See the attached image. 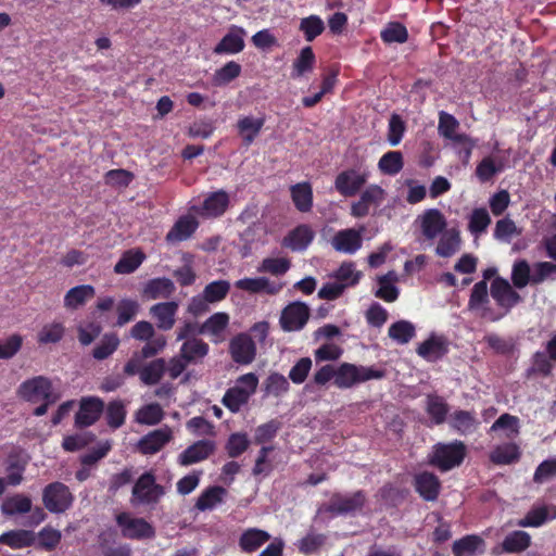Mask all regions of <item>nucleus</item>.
<instances>
[{
	"label": "nucleus",
	"instance_id": "9d476101",
	"mask_svg": "<svg viewBox=\"0 0 556 556\" xmlns=\"http://www.w3.org/2000/svg\"><path fill=\"white\" fill-rule=\"evenodd\" d=\"M116 522L123 529V535L131 540L152 539L155 530L151 523L143 518H131L127 513H121Z\"/></svg>",
	"mask_w": 556,
	"mask_h": 556
},
{
	"label": "nucleus",
	"instance_id": "c85d7f7f",
	"mask_svg": "<svg viewBox=\"0 0 556 556\" xmlns=\"http://www.w3.org/2000/svg\"><path fill=\"white\" fill-rule=\"evenodd\" d=\"M291 199L301 213L311 212L313 207V189L309 182H299L290 188Z\"/></svg>",
	"mask_w": 556,
	"mask_h": 556
},
{
	"label": "nucleus",
	"instance_id": "473e14b6",
	"mask_svg": "<svg viewBox=\"0 0 556 556\" xmlns=\"http://www.w3.org/2000/svg\"><path fill=\"white\" fill-rule=\"evenodd\" d=\"M521 457L520 448L515 443H505L497 445L490 453V460L494 465H511L517 463Z\"/></svg>",
	"mask_w": 556,
	"mask_h": 556
},
{
	"label": "nucleus",
	"instance_id": "a878e982",
	"mask_svg": "<svg viewBox=\"0 0 556 556\" xmlns=\"http://www.w3.org/2000/svg\"><path fill=\"white\" fill-rule=\"evenodd\" d=\"M227 490L220 485H212L204 489L197 502L194 508L200 511H206L214 509L217 505L224 503Z\"/></svg>",
	"mask_w": 556,
	"mask_h": 556
},
{
	"label": "nucleus",
	"instance_id": "13d9d810",
	"mask_svg": "<svg viewBox=\"0 0 556 556\" xmlns=\"http://www.w3.org/2000/svg\"><path fill=\"white\" fill-rule=\"evenodd\" d=\"M359 280H336L327 282L319 291L318 296L324 300L332 301L338 299L348 287L355 286Z\"/></svg>",
	"mask_w": 556,
	"mask_h": 556
},
{
	"label": "nucleus",
	"instance_id": "4be33fe9",
	"mask_svg": "<svg viewBox=\"0 0 556 556\" xmlns=\"http://www.w3.org/2000/svg\"><path fill=\"white\" fill-rule=\"evenodd\" d=\"M178 306L176 301H168L156 303L150 307V315L155 319L160 330L168 331L174 327Z\"/></svg>",
	"mask_w": 556,
	"mask_h": 556
},
{
	"label": "nucleus",
	"instance_id": "dca6fc26",
	"mask_svg": "<svg viewBox=\"0 0 556 556\" xmlns=\"http://www.w3.org/2000/svg\"><path fill=\"white\" fill-rule=\"evenodd\" d=\"M413 485L418 495L426 502H434L441 492L439 477L430 471H421L414 476Z\"/></svg>",
	"mask_w": 556,
	"mask_h": 556
},
{
	"label": "nucleus",
	"instance_id": "c756f323",
	"mask_svg": "<svg viewBox=\"0 0 556 556\" xmlns=\"http://www.w3.org/2000/svg\"><path fill=\"white\" fill-rule=\"evenodd\" d=\"M210 351V346L206 342L198 338H191L186 340L180 350L179 355L188 363H198L203 359Z\"/></svg>",
	"mask_w": 556,
	"mask_h": 556
},
{
	"label": "nucleus",
	"instance_id": "6e6552de",
	"mask_svg": "<svg viewBox=\"0 0 556 556\" xmlns=\"http://www.w3.org/2000/svg\"><path fill=\"white\" fill-rule=\"evenodd\" d=\"M17 395L29 403L60 397L53 392L52 381L46 376H36L23 381L17 389Z\"/></svg>",
	"mask_w": 556,
	"mask_h": 556
},
{
	"label": "nucleus",
	"instance_id": "680f3d73",
	"mask_svg": "<svg viewBox=\"0 0 556 556\" xmlns=\"http://www.w3.org/2000/svg\"><path fill=\"white\" fill-rule=\"evenodd\" d=\"M118 345L119 340L116 334H105L101 342L94 346L92 356L98 361H103L112 355Z\"/></svg>",
	"mask_w": 556,
	"mask_h": 556
},
{
	"label": "nucleus",
	"instance_id": "58836bf2",
	"mask_svg": "<svg viewBox=\"0 0 556 556\" xmlns=\"http://www.w3.org/2000/svg\"><path fill=\"white\" fill-rule=\"evenodd\" d=\"M104 408L105 420L111 429L116 430L125 424L127 410L122 400H113Z\"/></svg>",
	"mask_w": 556,
	"mask_h": 556
},
{
	"label": "nucleus",
	"instance_id": "e433bc0d",
	"mask_svg": "<svg viewBox=\"0 0 556 556\" xmlns=\"http://www.w3.org/2000/svg\"><path fill=\"white\" fill-rule=\"evenodd\" d=\"M250 396L251 392H247L245 388L236 386L225 392L222 403L231 413H238L249 402Z\"/></svg>",
	"mask_w": 556,
	"mask_h": 556
},
{
	"label": "nucleus",
	"instance_id": "5fc2aeb1",
	"mask_svg": "<svg viewBox=\"0 0 556 556\" xmlns=\"http://www.w3.org/2000/svg\"><path fill=\"white\" fill-rule=\"evenodd\" d=\"M250 446L247 433H231L226 442L225 450L230 458H237L242 455Z\"/></svg>",
	"mask_w": 556,
	"mask_h": 556
},
{
	"label": "nucleus",
	"instance_id": "ea45409f",
	"mask_svg": "<svg viewBox=\"0 0 556 556\" xmlns=\"http://www.w3.org/2000/svg\"><path fill=\"white\" fill-rule=\"evenodd\" d=\"M236 287L251 293L275 294L282 288V283H276L275 280L273 283L270 280H237Z\"/></svg>",
	"mask_w": 556,
	"mask_h": 556
},
{
	"label": "nucleus",
	"instance_id": "338daca9",
	"mask_svg": "<svg viewBox=\"0 0 556 556\" xmlns=\"http://www.w3.org/2000/svg\"><path fill=\"white\" fill-rule=\"evenodd\" d=\"M548 519V509L546 506H541L530 509L527 515L518 521V526L522 528L527 527H540Z\"/></svg>",
	"mask_w": 556,
	"mask_h": 556
},
{
	"label": "nucleus",
	"instance_id": "0e129e2a",
	"mask_svg": "<svg viewBox=\"0 0 556 556\" xmlns=\"http://www.w3.org/2000/svg\"><path fill=\"white\" fill-rule=\"evenodd\" d=\"M491 224V217L484 207L475 208L470 215L468 228L471 233L480 235L486 230Z\"/></svg>",
	"mask_w": 556,
	"mask_h": 556
},
{
	"label": "nucleus",
	"instance_id": "b1692460",
	"mask_svg": "<svg viewBox=\"0 0 556 556\" xmlns=\"http://www.w3.org/2000/svg\"><path fill=\"white\" fill-rule=\"evenodd\" d=\"M271 539V535L258 528L244 530L239 538V547L243 553H254Z\"/></svg>",
	"mask_w": 556,
	"mask_h": 556
},
{
	"label": "nucleus",
	"instance_id": "052dcab7",
	"mask_svg": "<svg viewBox=\"0 0 556 556\" xmlns=\"http://www.w3.org/2000/svg\"><path fill=\"white\" fill-rule=\"evenodd\" d=\"M163 409L159 404H148L137 412V421L142 425L153 426L163 419Z\"/></svg>",
	"mask_w": 556,
	"mask_h": 556
},
{
	"label": "nucleus",
	"instance_id": "bb28decb",
	"mask_svg": "<svg viewBox=\"0 0 556 556\" xmlns=\"http://www.w3.org/2000/svg\"><path fill=\"white\" fill-rule=\"evenodd\" d=\"M35 541V533L31 530L25 529L10 530L0 535V544L7 545L13 549L33 546Z\"/></svg>",
	"mask_w": 556,
	"mask_h": 556
},
{
	"label": "nucleus",
	"instance_id": "f03ea898",
	"mask_svg": "<svg viewBox=\"0 0 556 556\" xmlns=\"http://www.w3.org/2000/svg\"><path fill=\"white\" fill-rule=\"evenodd\" d=\"M366 500V493L363 490L349 495L336 492L328 503L318 508V514H329L332 517L353 514L363 509Z\"/></svg>",
	"mask_w": 556,
	"mask_h": 556
},
{
	"label": "nucleus",
	"instance_id": "20e7f679",
	"mask_svg": "<svg viewBox=\"0 0 556 556\" xmlns=\"http://www.w3.org/2000/svg\"><path fill=\"white\" fill-rule=\"evenodd\" d=\"M165 495V488L156 483L153 470L143 472L135 482L131 491L134 505H155Z\"/></svg>",
	"mask_w": 556,
	"mask_h": 556
},
{
	"label": "nucleus",
	"instance_id": "f3484780",
	"mask_svg": "<svg viewBox=\"0 0 556 556\" xmlns=\"http://www.w3.org/2000/svg\"><path fill=\"white\" fill-rule=\"evenodd\" d=\"M215 448L216 444L214 441L206 439L199 440L182 451L178 455L177 462L184 467L203 462L215 452Z\"/></svg>",
	"mask_w": 556,
	"mask_h": 556
},
{
	"label": "nucleus",
	"instance_id": "79ce46f5",
	"mask_svg": "<svg viewBox=\"0 0 556 556\" xmlns=\"http://www.w3.org/2000/svg\"><path fill=\"white\" fill-rule=\"evenodd\" d=\"M403 154L400 151H388L378 162L379 170L390 176L399 174L403 169Z\"/></svg>",
	"mask_w": 556,
	"mask_h": 556
},
{
	"label": "nucleus",
	"instance_id": "6e6d98bb",
	"mask_svg": "<svg viewBox=\"0 0 556 556\" xmlns=\"http://www.w3.org/2000/svg\"><path fill=\"white\" fill-rule=\"evenodd\" d=\"M65 333V327L62 323H51L45 325L37 334L39 344H49L60 342Z\"/></svg>",
	"mask_w": 556,
	"mask_h": 556
},
{
	"label": "nucleus",
	"instance_id": "603ef678",
	"mask_svg": "<svg viewBox=\"0 0 556 556\" xmlns=\"http://www.w3.org/2000/svg\"><path fill=\"white\" fill-rule=\"evenodd\" d=\"M384 43H404L408 39L407 28L399 22H390L380 33Z\"/></svg>",
	"mask_w": 556,
	"mask_h": 556
},
{
	"label": "nucleus",
	"instance_id": "a19ab883",
	"mask_svg": "<svg viewBox=\"0 0 556 556\" xmlns=\"http://www.w3.org/2000/svg\"><path fill=\"white\" fill-rule=\"evenodd\" d=\"M315 61L316 58L312 47H304L293 62L291 76L293 78H298L311 72L314 67Z\"/></svg>",
	"mask_w": 556,
	"mask_h": 556
},
{
	"label": "nucleus",
	"instance_id": "2eb2a0df",
	"mask_svg": "<svg viewBox=\"0 0 556 556\" xmlns=\"http://www.w3.org/2000/svg\"><path fill=\"white\" fill-rule=\"evenodd\" d=\"M417 222L424 238L429 241L434 240L447 226L444 214L438 208L426 210L418 216Z\"/></svg>",
	"mask_w": 556,
	"mask_h": 556
},
{
	"label": "nucleus",
	"instance_id": "7ed1b4c3",
	"mask_svg": "<svg viewBox=\"0 0 556 556\" xmlns=\"http://www.w3.org/2000/svg\"><path fill=\"white\" fill-rule=\"evenodd\" d=\"M384 370L374 367L356 366L350 363H342L336 372L334 386L339 389H349L353 386L371 379L384 377Z\"/></svg>",
	"mask_w": 556,
	"mask_h": 556
},
{
	"label": "nucleus",
	"instance_id": "6ab92c4d",
	"mask_svg": "<svg viewBox=\"0 0 556 556\" xmlns=\"http://www.w3.org/2000/svg\"><path fill=\"white\" fill-rule=\"evenodd\" d=\"M315 238V231L307 224H300L282 239V247L293 252L305 251Z\"/></svg>",
	"mask_w": 556,
	"mask_h": 556
},
{
	"label": "nucleus",
	"instance_id": "37998d69",
	"mask_svg": "<svg viewBox=\"0 0 556 556\" xmlns=\"http://www.w3.org/2000/svg\"><path fill=\"white\" fill-rule=\"evenodd\" d=\"M389 337L399 344L408 343L416 334L415 326L407 320H399L389 327Z\"/></svg>",
	"mask_w": 556,
	"mask_h": 556
},
{
	"label": "nucleus",
	"instance_id": "c9c22d12",
	"mask_svg": "<svg viewBox=\"0 0 556 556\" xmlns=\"http://www.w3.org/2000/svg\"><path fill=\"white\" fill-rule=\"evenodd\" d=\"M175 291L173 280H149L142 291L147 300L168 299Z\"/></svg>",
	"mask_w": 556,
	"mask_h": 556
},
{
	"label": "nucleus",
	"instance_id": "c03bdc74",
	"mask_svg": "<svg viewBox=\"0 0 556 556\" xmlns=\"http://www.w3.org/2000/svg\"><path fill=\"white\" fill-rule=\"evenodd\" d=\"M242 67L235 61H228L220 68L216 70L213 75L214 86H225L238 78L241 75Z\"/></svg>",
	"mask_w": 556,
	"mask_h": 556
},
{
	"label": "nucleus",
	"instance_id": "1a4fd4ad",
	"mask_svg": "<svg viewBox=\"0 0 556 556\" xmlns=\"http://www.w3.org/2000/svg\"><path fill=\"white\" fill-rule=\"evenodd\" d=\"M104 412V402L98 396H84L75 415V427L84 429L94 425Z\"/></svg>",
	"mask_w": 556,
	"mask_h": 556
},
{
	"label": "nucleus",
	"instance_id": "cd10ccee",
	"mask_svg": "<svg viewBox=\"0 0 556 556\" xmlns=\"http://www.w3.org/2000/svg\"><path fill=\"white\" fill-rule=\"evenodd\" d=\"M531 545V535L522 530L508 533L501 543V551L507 554H519Z\"/></svg>",
	"mask_w": 556,
	"mask_h": 556
},
{
	"label": "nucleus",
	"instance_id": "412c9836",
	"mask_svg": "<svg viewBox=\"0 0 556 556\" xmlns=\"http://www.w3.org/2000/svg\"><path fill=\"white\" fill-rule=\"evenodd\" d=\"M199 228L198 219L190 215L180 216L166 233L167 243H177L188 240Z\"/></svg>",
	"mask_w": 556,
	"mask_h": 556
},
{
	"label": "nucleus",
	"instance_id": "0eeeda50",
	"mask_svg": "<svg viewBox=\"0 0 556 556\" xmlns=\"http://www.w3.org/2000/svg\"><path fill=\"white\" fill-rule=\"evenodd\" d=\"M541 280H492L491 296L498 306L509 312L515 305L521 302V296L514 290L525 288L529 282H540Z\"/></svg>",
	"mask_w": 556,
	"mask_h": 556
},
{
	"label": "nucleus",
	"instance_id": "774afa93",
	"mask_svg": "<svg viewBox=\"0 0 556 556\" xmlns=\"http://www.w3.org/2000/svg\"><path fill=\"white\" fill-rule=\"evenodd\" d=\"M556 477V457L543 460L535 469L533 482L541 484Z\"/></svg>",
	"mask_w": 556,
	"mask_h": 556
},
{
	"label": "nucleus",
	"instance_id": "f8f14e48",
	"mask_svg": "<svg viewBox=\"0 0 556 556\" xmlns=\"http://www.w3.org/2000/svg\"><path fill=\"white\" fill-rule=\"evenodd\" d=\"M309 318L308 307L301 302L287 305L280 315V326L285 331H299L304 328Z\"/></svg>",
	"mask_w": 556,
	"mask_h": 556
},
{
	"label": "nucleus",
	"instance_id": "2f4dec72",
	"mask_svg": "<svg viewBox=\"0 0 556 556\" xmlns=\"http://www.w3.org/2000/svg\"><path fill=\"white\" fill-rule=\"evenodd\" d=\"M172 439L169 430L157 429L146 434L139 442L143 454H155Z\"/></svg>",
	"mask_w": 556,
	"mask_h": 556
},
{
	"label": "nucleus",
	"instance_id": "f257e3e1",
	"mask_svg": "<svg viewBox=\"0 0 556 556\" xmlns=\"http://www.w3.org/2000/svg\"><path fill=\"white\" fill-rule=\"evenodd\" d=\"M466 455L467 446L463 441L455 440L448 443L440 442L433 445L429 464L444 472L460 466Z\"/></svg>",
	"mask_w": 556,
	"mask_h": 556
},
{
	"label": "nucleus",
	"instance_id": "ddd939ff",
	"mask_svg": "<svg viewBox=\"0 0 556 556\" xmlns=\"http://www.w3.org/2000/svg\"><path fill=\"white\" fill-rule=\"evenodd\" d=\"M229 353L235 363L248 365L255 358L256 345L250 334L239 333L230 340Z\"/></svg>",
	"mask_w": 556,
	"mask_h": 556
},
{
	"label": "nucleus",
	"instance_id": "09e8293b",
	"mask_svg": "<svg viewBox=\"0 0 556 556\" xmlns=\"http://www.w3.org/2000/svg\"><path fill=\"white\" fill-rule=\"evenodd\" d=\"M299 29L304 34L305 40L311 42L324 33L325 24L318 15H309L301 20Z\"/></svg>",
	"mask_w": 556,
	"mask_h": 556
},
{
	"label": "nucleus",
	"instance_id": "864d4df0",
	"mask_svg": "<svg viewBox=\"0 0 556 556\" xmlns=\"http://www.w3.org/2000/svg\"><path fill=\"white\" fill-rule=\"evenodd\" d=\"M484 541L476 534H468L453 543L452 552L454 556H464L465 554H473Z\"/></svg>",
	"mask_w": 556,
	"mask_h": 556
},
{
	"label": "nucleus",
	"instance_id": "72a5a7b5",
	"mask_svg": "<svg viewBox=\"0 0 556 556\" xmlns=\"http://www.w3.org/2000/svg\"><path fill=\"white\" fill-rule=\"evenodd\" d=\"M426 412L434 425H442L446 420L450 406L442 396L429 394L426 399Z\"/></svg>",
	"mask_w": 556,
	"mask_h": 556
},
{
	"label": "nucleus",
	"instance_id": "aec40b11",
	"mask_svg": "<svg viewBox=\"0 0 556 556\" xmlns=\"http://www.w3.org/2000/svg\"><path fill=\"white\" fill-rule=\"evenodd\" d=\"M363 244L362 230L346 228L339 230L331 239L332 248L340 253L354 254Z\"/></svg>",
	"mask_w": 556,
	"mask_h": 556
},
{
	"label": "nucleus",
	"instance_id": "e2e57ef3",
	"mask_svg": "<svg viewBox=\"0 0 556 556\" xmlns=\"http://www.w3.org/2000/svg\"><path fill=\"white\" fill-rule=\"evenodd\" d=\"M264 384H265V391L268 394H271L277 397L287 393L290 388L288 379L279 372L270 374L266 378Z\"/></svg>",
	"mask_w": 556,
	"mask_h": 556
},
{
	"label": "nucleus",
	"instance_id": "9b49d317",
	"mask_svg": "<svg viewBox=\"0 0 556 556\" xmlns=\"http://www.w3.org/2000/svg\"><path fill=\"white\" fill-rule=\"evenodd\" d=\"M386 198V191L378 185H369L362 191L359 199L351 205V215L363 218L369 214L371 206L380 205Z\"/></svg>",
	"mask_w": 556,
	"mask_h": 556
},
{
	"label": "nucleus",
	"instance_id": "4d7b16f0",
	"mask_svg": "<svg viewBox=\"0 0 556 556\" xmlns=\"http://www.w3.org/2000/svg\"><path fill=\"white\" fill-rule=\"evenodd\" d=\"M94 290L91 286H78L72 288L65 295L64 302L67 307L76 308L91 299Z\"/></svg>",
	"mask_w": 556,
	"mask_h": 556
},
{
	"label": "nucleus",
	"instance_id": "8fccbe9b",
	"mask_svg": "<svg viewBox=\"0 0 556 556\" xmlns=\"http://www.w3.org/2000/svg\"><path fill=\"white\" fill-rule=\"evenodd\" d=\"M327 536L323 533L309 532L296 542L298 551L305 555H313L317 553L320 547L326 543Z\"/></svg>",
	"mask_w": 556,
	"mask_h": 556
},
{
	"label": "nucleus",
	"instance_id": "4468645a",
	"mask_svg": "<svg viewBox=\"0 0 556 556\" xmlns=\"http://www.w3.org/2000/svg\"><path fill=\"white\" fill-rule=\"evenodd\" d=\"M229 195L225 190L211 192L201 206H193L192 210L205 218H217L224 215L229 206Z\"/></svg>",
	"mask_w": 556,
	"mask_h": 556
},
{
	"label": "nucleus",
	"instance_id": "393cba45",
	"mask_svg": "<svg viewBox=\"0 0 556 556\" xmlns=\"http://www.w3.org/2000/svg\"><path fill=\"white\" fill-rule=\"evenodd\" d=\"M448 352L446 341L442 337L430 336L417 348V354L428 362H435Z\"/></svg>",
	"mask_w": 556,
	"mask_h": 556
},
{
	"label": "nucleus",
	"instance_id": "69168bd1",
	"mask_svg": "<svg viewBox=\"0 0 556 556\" xmlns=\"http://www.w3.org/2000/svg\"><path fill=\"white\" fill-rule=\"evenodd\" d=\"M139 311V304L135 300L124 299L116 306L117 325L123 326L131 321Z\"/></svg>",
	"mask_w": 556,
	"mask_h": 556
},
{
	"label": "nucleus",
	"instance_id": "4c0bfd02",
	"mask_svg": "<svg viewBox=\"0 0 556 556\" xmlns=\"http://www.w3.org/2000/svg\"><path fill=\"white\" fill-rule=\"evenodd\" d=\"M165 372L166 361L155 358L141 368L140 380L147 386H154L160 382Z\"/></svg>",
	"mask_w": 556,
	"mask_h": 556
},
{
	"label": "nucleus",
	"instance_id": "49530a36",
	"mask_svg": "<svg viewBox=\"0 0 556 556\" xmlns=\"http://www.w3.org/2000/svg\"><path fill=\"white\" fill-rule=\"evenodd\" d=\"M282 427V422L276 418L256 427L254 431V443L262 444L273 441Z\"/></svg>",
	"mask_w": 556,
	"mask_h": 556
},
{
	"label": "nucleus",
	"instance_id": "7c9ffc66",
	"mask_svg": "<svg viewBox=\"0 0 556 556\" xmlns=\"http://www.w3.org/2000/svg\"><path fill=\"white\" fill-rule=\"evenodd\" d=\"M229 324V316L226 313H215L208 317L199 329V333H208L214 338L215 342L224 339V332Z\"/></svg>",
	"mask_w": 556,
	"mask_h": 556
},
{
	"label": "nucleus",
	"instance_id": "423d86ee",
	"mask_svg": "<svg viewBox=\"0 0 556 556\" xmlns=\"http://www.w3.org/2000/svg\"><path fill=\"white\" fill-rule=\"evenodd\" d=\"M74 495L63 482H51L42 491V503L52 514H62L71 508Z\"/></svg>",
	"mask_w": 556,
	"mask_h": 556
},
{
	"label": "nucleus",
	"instance_id": "a211bd4d",
	"mask_svg": "<svg viewBox=\"0 0 556 556\" xmlns=\"http://www.w3.org/2000/svg\"><path fill=\"white\" fill-rule=\"evenodd\" d=\"M247 31L240 26L232 25L228 33L214 47L213 52L217 55L238 54L245 47L244 36Z\"/></svg>",
	"mask_w": 556,
	"mask_h": 556
},
{
	"label": "nucleus",
	"instance_id": "de8ad7c7",
	"mask_svg": "<svg viewBox=\"0 0 556 556\" xmlns=\"http://www.w3.org/2000/svg\"><path fill=\"white\" fill-rule=\"evenodd\" d=\"M2 513L5 515L26 514L31 509V500L23 494H16L8 497L2 506Z\"/></svg>",
	"mask_w": 556,
	"mask_h": 556
},
{
	"label": "nucleus",
	"instance_id": "bf43d9fd",
	"mask_svg": "<svg viewBox=\"0 0 556 556\" xmlns=\"http://www.w3.org/2000/svg\"><path fill=\"white\" fill-rule=\"evenodd\" d=\"M291 266L290 260L286 257H267L263 260L258 271L274 276L285 275Z\"/></svg>",
	"mask_w": 556,
	"mask_h": 556
},
{
	"label": "nucleus",
	"instance_id": "a18cd8bd",
	"mask_svg": "<svg viewBox=\"0 0 556 556\" xmlns=\"http://www.w3.org/2000/svg\"><path fill=\"white\" fill-rule=\"evenodd\" d=\"M144 254L141 251H127L116 263L114 270L116 274H130L135 271L143 262Z\"/></svg>",
	"mask_w": 556,
	"mask_h": 556
},
{
	"label": "nucleus",
	"instance_id": "5701e85b",
	"mask_svg": "<svg viewBox=\"0 0 556 556\" xmlns=\"http://www.w3.org/2000/svg\"><path fill=\"white\" fill-rule=\"evenodd\" d=\"M265 122L266 118L264 115L260 117L249 115L242 116L238 119L236 125L237 131L245 147L251 146L255 141L264 127Z\"/></svg>",
	"mask_w": 556,
	"mask_h": 556
},
{
	"label": "nucleus",
	"instance_id": "f704fd0d",
	"mask_svg": "<svg viewBox=\"0 0 556 556\" xmlns=\"http://www.w3.org/2000/svg\"><path fill=\"white\" fill-rule=\"evenodd\" d=\"M450 426L460 434H468L476 430L478 421L473 412L458 409L450 416Z\"/></svg>",
	"mask_w": 556,
	"mask_h": 556
},
{
	"label": "nucleus",
	"instance_id": "39448f33",
	"mask_svg": "<svg viewBox=\"0 0 556 556\" xmlns=\"http://www.w3.org/2000/svg\"><path fill=\"white\" fill-rule=\"evenodd\" d=\"M370 172L362 165L340 172L334 179L336 190L344 198L355 197L366 185Z\"/></svg>",
	"mask_w": 556,
	"mask_h": 556
},
{
	"label": "nucleus",
	"instance_id": "3c124183",
	"mask_svg": "<svg viewBox=\"0 0 556 556\" xmlns=\"http://www.w3.org/2000/svg\"><path fill=\"white\" fill-rule=\"evenodd\" d=\"M460 238L456 230H450L443 233L437 245V254L442 257L454 255L459 249Z\"/></svg>",
	"mask_w": 556,
	"mask_h": 556
}]
</instances>
